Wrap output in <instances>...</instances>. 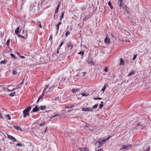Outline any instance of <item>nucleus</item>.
I'll return each mask as SVG.
<instances>
[{"mask_svg":"<svg viewBox=\"0 0 151 151\" xmlns=\"http://www.w3.org/2000/svg\"><path fill=\"white\" fill-rule=\"evenodd\" d=\"M60 116V115L59 114H55L53 116H51L50 118H55V117L58 116Z\"/></svg>","mask_w":151,"mask_h":151,"instance_id":"f3484780","label":"nucleus"},{"mask_svg":"<svg viewBox=\"0 0 151 151\" xmlns=\"http://www.w3.org/2000/svg\"><path fill=\"white\" fill-rule=\"evenodd\" d=\"M71 43L70 42L68 44L67 47H70L71 46Z\"/></svg>","mask_w":151,"mask_h":151,"instance_id":"58836bf2","label":"nucleus"},{"mask_svg":"<svg viewBox=\"0 0 151 151\" xmlns=\"http://www.w3.org/2000/svg\"><path fill=\"white\" fill-rule=\"evenodd\" d=\"M80 91V89L78 88H73L72 90V92L73 93L76 92L77 91Z\"/></svg>","mask_w":151,"mask_h":151,"instance_id":"6e6552de","label":"nucleus"},{"mask_svg":"<svg viewBox=\"0 0 151 151\" xmlns=\"http://www.w3.org/2000/svg\"><path fill=\"white\" fill-rule=\"evenodd\" d=\"M63 42H62L60 43V44L62 45L63 44Z\"/></svg>","mask_w":151,"mask_h":151,"instance_id":"bf43d9fd","label":"nucleus"},{"mask_svg":"<svg viewBox=\"0 0 151 151\" xmlns=\"http://www.w3.org/2000/svg\"><path fill=\"white\" fill-rule=\"evenodd\" d=\"M16 146L22 147V145L21 143H18L16 145Z\"/></svg>","mask_w":151,"mask_h":151,"instance_id":"a19ab883","label":"nucleus"},{"mask_svg":"<svg viewBox=\"0 0 151 151\" xmlns=\"http://www.w3.org/2000/svg\"><path fill=\"white\" fill-rule=\"evenodd\" d=\"M120 62L119 64V65H124V61L123 60V59L122 58H121L120 59Z\"/></svg>","mask_w":151,"mask_h":151,"instance_id":"a211bd4d","label":"nucleus"},{"mask_svg":"<svg viewBox=\"0 0 151 151\" xmlns=\"http://www.w3.org/2000/svg\"><path fill=\"white\" fill-rule=\"evenodd\" d=\"M110 42V40L108 36H106L104 40V42L108 44Z\"/></svg>","mask_w":151,"mask_h":151,"instance_id":"0eeeda50","label":"nucleus"},{"mask_svg":"<svg viewBox=\"0 0 151 151\" xmlns=\"http://www.w3.org/2000/svg\"><path fill=\"white\" fill-rule=\"evenodd\" d=\"M61 24V22H59L58 24L56 26V27H57V32H56V33L57 34L58 33V31L59 30V26Z\"/></svg>","mask_w":151,"mask_h":151,"instance_id":"2eb2a0df","label":"nucleus"},{"mask_svg":"<svg viewBox=\"0 0 151 151\" xmlns=\"http://www.w3.org/2000/svg\"><path fill=\"white\" fill-rule=\"evenodd\" d=\"M79 149L80 151H88V150L86 147L79 148Z\"/></svg>","mask_w":151,"mask_h":151,"instance_id":"1a4fd4ad","label":"nucleus"},{"mask_svg":"<svg viewBox=\"0 0 151 151\" xmlns=\"http://www.w3.org/2000/svg\"><path fill=\"white\" fill-rule=\"evenodd\" d=\"M18 36L19 37H20L22 38H23V39H24V36H22V35H20V34H19V35H18Z\"/></svg>","mask_w":151,"mask_h":151,"instance_id":"ea45409f","label":"nucleus"},{"mask_svg":"<svg viewBox=\"0 0 151 151\" xmlns=\"http://www.w3.org/2000/svg\"><path fill=\"white\" fill-rule=\"evenodd\" d=\"M16 88H17H17H18V89H21V88L20 87V86H16Z\"/></svg>","mask_w":151,"mask_h":151,"instance_id":"8fccbe9b","label":"nucleus"},{"mask_svg":"<svg viewBox=\"0 0 151 151\" xmlns=\"http://www.w3.org/2000/svg\"><path fill=\"white\" fill-rule=\"evenodd\" d=\"M107 85V84L105 85L102 88L101 91H103V92H104L106 89Z\"/></svg>","mask_w":151,"mask_h":151,"instance_id":"bb28decb","label":"nucleus"},{"mask_svg":"<svg viewBox=\"0 0 151 151\" xmlns=\"http://www.w3.org/2000/svg\"><path fill=\"white\" fill-rule=\"evenodd\" d=\"M103 106V105L102 104H100V105H99V108L100 109H101L102 107Z\"/></svg>","mask_w":151,"mask_h":151,"instance_id":"37998d69","label":"nucleus"},{"mask_svg":"<svg viewBox=\"0 0 151 151\" xmlns=\"http://www.w3.org/2000/svg\"><path fill=\"white\" fill-rule=\"evenodd\" d=\"M122 2L121 1H120V2H118V4L120 6H122V3H121Z\"/></svg>","mask_w":151,"mask_h":151,"instance_id":"c03bdc74","label":"nucleus"},{"mask_svg":"<svg viewBox=\"0 0 151 151\" xmlns=\"http://www.w3.org/2000/svg\"><path fill=\"white\" fill-rule=\"evenodd\" d=\"M98 105V104H96L93 106L92 108L93 109H95L97 108Z\"/></svg>","mask_w":151,"mask_h":151,"instance_id":"7c9ffc66","label":"nucleus"},{"mask_svg":"<svg viewBox=\"0 0 151 151\" xmlns=\"http://www.w3.org/2000/svg\"><path fill=\"white\" fill-rule=\"evenodd\" d=\"M82 96H88V95H89V94L87 93H82L81 94Z\"/></svg>","mask_w":151,"mask_h":151,"instance_id":"6ab92c4d","label":"nucleus"},{"mask_svg":"<svg viewBox=\"0 0 151 151\" xmlns=\"http://www.w3.org/2000/svg\"><path fill=\"white\" fill-rule=\"evenodd\" d=\"M37 123L40 126H43L45 124V122L43 120H39L37 121Z\"/></svg>","mask_w":151,"mask_h":151,"instance_id":"20e7f679","label":"nucleus"},{"mask_svg":"<svg viewBox=\"0 0 151 151\" xmlns=\"http://www.w3.org/2000/svg\"><path fill=\"white\" fill-rule=\"evenodd\" d=\"M24 79H23L22 80V82L21 83H20V85H21V84H22L23 83H24Z\"/></svg>","mask_w":151,"mask_h":151,"instance_id":"09e8293b","label":"nucleus"},{"mask_svg":"<svg viewBox=\"0 0 151 151\" xmlns=\"http://www.w3.org/2000/svg\"><path fill=\"white\" fill-rule=\"evenodd\" d=\"M15 92H14L11 93L9 94V95L11 97H13L14 96V95L15 94Z\"/></svg>","mask_w":151,"mask_h":151,"instance_id":"cd10ccee","label":"nucleus"},{"mask_svg":"<svg viewBox=\"0 0 151 151\" xmlns=\"http://www.w3.org/2000/svg\"><path fill=\"white\" fill-rule=\"evenodd\" d=\"M10 40L9 39L6 42V45L8 46L9 45Z\"/></svg>","mask_w":151,"mask_h":151,"instance_id":"c9c22d12","label":"nucleus"},{"mask_svg":"<svg viewBox=\"0 0 151 151\" xmlns=\"http://www.w3.org/2000/svg\"><path fill=\"white\" fill-rule=\"evenodd\" d=\"M39 110V109L38 108L37 106H36L33 109L32 111L33 112H37Z\"/></svg>","mask_w":151,"mask_h":151,"instance_id":"9b49d317","label":"nucleus"},{"mask_svg":"<svg viewBox=\"0 0 151 151\" xmlns=\"http://www.w3.org/2000/svg\"><path fill=\"white\" fill-rule=\"evenodd\" d=\"M11 56L13 58H15L16 57L15 56V55L12 54H10Z\"/></svg>","mask_w":151,"mask_h":151,"instance_id":"4c0bfd02","label":"nucleus"},{"mask_svg":"<svg viewBox=\"0 0 151 151\" xmlns=\"http://www.w3.org/2000/svg\"><path fill=\"white\" fill-rule=\"evenodd\" d=\"M46 130H47V129H46V130H45V132H46Z\"/></svg>","mask_w":151,"mask_h":151,"instance_id":"69168bd1","label":"nucleus"},{"mask_svg":"<svg viewBox=\"0 0 151 151\" xmlns=\"http://www.w3.org/2000/svg\"><path fill=\"white\" fill-rule=\"evenodd\" d=\"M49 84H48L47 85H45V89H44L42 92L43 95H44L45 91H46V89L49 87Z\"/></svg>","mask_w":151,"mask_h":151,"instance_id":"f8f14e48","label":"nucleus"},{"mask_svg":"<svg viewBox=\"0 0 151 151\" xmlns=\"http://www.w3.org/2000/svg\"><path fill=\"white\" fill-rule=\"evenodd\" d=\"M104 71L105 72H107V68L106 67L105 68Z\"/></svg>","mask_w":151,"mask_h":151,"instance_id":"a18cd8bd","label":"nucleus"},{"mask_svg":"<svg viewBox=\"0 0 151 151\" xmlns=\"http://www.w3.org/2000/svg\"><path fill=\"white\" fill-rule=\"evenodd\" d=\"M110 138V136L107 137V138H105L104 139H103L101 140H99V141H97L96 142V144H98V147H100L103 144V143L107 140H108Z\"/></svg>","mask_w":151,"mask_h":151,"instance_id":"f03ea898","label":"nucleus"},{"mask_svg":"<svg viewBox=\"0 0 151 151\" xmlns=\"http://www.w3.org/2000/svg\"><path fill=\"white\" fill-rule=\"evenodd\" d=\"M37 23L39 25V27L41 28H42V26L40 22V21H37Z\"/></svg>","mask_w":151,"mask_h":151,"instance_id":"c756f323","label":"nucleus"},{"mask_svg":"<svg viewBox=\"0 0 151 151\" xmlns=\"http://www.w3.org/2000/svg\"><path fill=\"white\" fill-rule=\"evenodd\" d=\"M31 106H29L28 108H26L23 110V113L24 118H25L26 117L29 116V112L31 110Z\"/></svg>","mask_w":151,"mask_h":151,"instance_id":"f257e3e1","label":"nucleus"},{"mask_svg":"<svg viewBox=\"0 0 151 151\" xmlns=\"http://www.w3.org/2000/svg\"><path fill=\"white\" fill-rule=\"evenodd\" d=\"M40 100V99H38H38L37 100V103Z\"/></svg>","mask_w":151,"mask_h":151,"instance_id":"4d7b16f0","label":"nucleus"},{"mask_svg":"<svg viewBox=\"0 0 151 151\" xmlns=\"http://www.w3.org/2000/svg\"><path fill=\"white\" fill-rule=\"evenodd\" d=\"M7 62V61L6 60H4L1 61L0 62L1 64H5Z\"/></svg>","mask_w":151,"mask_h":151,"instance_id":"393cba45","label":"nucleus"},{"mask_svg":"<svg viewBox=\"0 0 151 151\" xmlns=\"http://www.w3.org/2000/svg\"><path fill=\"white\" fill-rule=\"evenodd\" d=\"M150 150V147H147L146 149L144 150V151H148Z\"/></svg>","mask_w":151,"mask_h":151,"instance_id":"79ce46f5","label":"nucleus"},{"mask_svg":"<svg viewBox=\"0 0 151 151\" xmlns=\"http://www.w3.org/2000/svg\"><path fill=\"white\" fill-rule=\"evenodd\" d=\"M87 62L88 63H93V61L91 60L88 59L87 60Z\"/></svg>","mask_w":151,"mask_h":151,"instance_id":"c85d7f7f","label":"nucleus"},{"mask_svg":"<svg viewBox=\"0 0 151 151\" xmlns=\"http://www.w3.org/2000/svg\"><path fill=\"white\" fill-rule=\"evenodd\" d=\"M62 46V45H61V44H60V45L58 47V48L59 49H60V47H61Z\"/></svg>","mask_w":151,"mask_h":151,"instance_id":"3c124183","label":"nucleus"},{"mask_svg":"<svg viewBox=\"0 0 151 151\" xmlns=\"http://www.w3.org/2000/svg\"><path fill=\"white\" fill-rule=\"evenodd\" d=\"M119 1L122 2L123 0H118Z\"/></svg>","mask_w":151,"mask_h":151,"instance_id":"052dcab7","label":"nucleus"},{"mask_svg":"<svg viewBox=\"0 0 151 151\" xmlns=\"http://www.w3.org/2000/svg\"><path fill=\"white\" fill-rule=\"evenodd\" d=\"M43 96H44V95H43V94L42 93V96H39V97L38 98V99H41L42 98V97Z\"/></svg>","mask_w":151,"mask_h":151,"instance_id":"de8ad7c7","label":"nucleus"},{"mask_svg":"<svg viewBox=\"0 0 151 151\" xmlns=\"http://www.w3.org/2000/svg\"><path fill=\"white\" fill-rule=\"evenodd\" d=\"M97 151H103V150L101 148L100 149H99Z\"/></svg>","mask_w":151,"mask_h":151,"instance_id":"864d4df0","label":"nucleus"},{"mask_svg":"<svg viewBox=\"0 0 151 151\" xmlns=\"http://www.w3.org/2000/svg\"><path fill=\"white\" fill-rule=\"evenodd\" d=\"M86 72H81L80 73L76 75L77 76H78L79 75H81V76L84 77L86 75Z\"/></svg>","mask_w":151,"mask_h":151,"instance_id":"4468645a","label":"nucleus"},{"mask_svg":"<svg viewBox=\"0 0 151 151\" xmlns=\"http://www.w3.org/2000/svg\"><path fill=\"white\" fill-rule=\"evenodd\" d=\"M7 137L8 139L14 142H16L17 141L16 139L13 137L11 135L7 134Z\"/></svg>","mask_w":151,"mask_h":151,"instance_id":"39448f33","label":"nucleus"},{"mask_svg":"<svg viewBox=\"0 0 151 151\" xmlns=\"http://www.w3.org/2000/svg\"><path fill=\"white\" fill-rule=\"evenodd\" d=\"M64 14V13L63 12L62 13V15H61V16L60 17V21H61L62 20V19H63V18Z\"/></svg>","mask_w":151,"mask_h":151,"instance_id":"b1692460","label":"nucleus"},{"mask_svg":"<svg viewBox=\"0 0 151 151\" xmlns=\"http://www.w3.org/2000/svg\"><path fill=\"white\" fill-rule=\"evenodd\" d=\"M60 3H59L58 5L57 6L56 9L55 11V13H57L58 12V10L59 9L60 6Z\"/></svg>","mask_w":151,"mask_h":151,"instance_id":"dca6fc26","label":"nucleus"},{"mask_svg":"<svg viewBox=\"0 0 151 151\" xmlns=\"http://www.w3.org/2000/svg\"><path fill=\"white\" fill-rule=\"evenodd\" d=\"M103 104V101H101V104Z\"/></svg>","mask_w":151,"mask_h":151,"instance_id":"680f3d73","label":"nucleus"},{"mask_svg":"<svg viewBox=\"0 0 151 151\" xmlns=\"http://www.w3.org/2000/svg\"><path fill=\"white\" fill-rule=\"evenodd\" d=\"M78 54L81 55V56H82L84 54V52L83 51H80L79 52Z\"/></svg>","mask_w":151,"mask_h":151,"instance_id":"473e14b6","label":"nucleus"},{"mask_svg":"<svg viewBox=\"0 0 151 151\" xmlns=\"http://www.w3.org/2000/svg\"><path fill=\"white\" fill-rule=\"evenodd\" d=\"M95 100H97V98H93Z\"/></svg>","mask_w":151,"mask_h":151,"instance_id":"13d9d810","label":"nucleus"},{"mask_svg":"<svg viewBox=\"0 0 151 151\" xmlns=\"http://www.w3.org/2000/svg\"><path fill=\"white\" fill-rule=\"evenodd\" d=\"M137 127L138 128H141L142 129H144V127H142V125L140 124H138L137 125Z\"/></svg>","mask_w":151,"mask_h":151,"instance_id":"aec40b11","label":"nucleus"},{"mask_svg":"<svg viewBox=\"0 0 151 151\" xmlns=\"http://www.w3.org/2000/svg\"><path fill=\"white\" fill-rule=\"evenodd\" d=\"M11 88V86L8 87L7 88V90H8L9 91L11 92V91H12L17 89V88H12V90H10V88Z\"/></svg>","mask_w":151,"mask_h":151,"instance_id":"9d476101","label":"nucleus"},{"mask_svg":"<svg viewBox=\"0 0 151 151\" xmlns=\"http://www.w3.org/2000/svg\"><path fill=\"white\" fill-rule=\"evenodd\" d=\"M70 32H69L68 31L66 32V34H65V36L66 37L67 36H68V34H70Z\"/></svg>","mask_w":151,"mask_h":151,"instance_id":"2f4dec72","label":"nucleus"},{"mask_svg":"<svg viewBox=\"0 0 151 151\" xmlns=\"http://www.w3.org/2000/svg\"><path fill=\"white\" fill-rule=\"evenodd\" d=\"M14 127L16 129L18 130H19L20 127L17 126H14Z\"/></svg>","mask_w":151,"mask_h":151,"instance_id":"72a5a7b5","label":"nucleus"},{"mask_svg":"<svg viewBox=\"0 0 151 151\" xmlns=\"http://www.w3.org/2000/svg\"><path fill=\"white\" fill-rule=\"evenodd\" d=\"M45 108V106H41L40 107V108L42 110H44Z\"/></svg>","mask_w":151,"mask_h":151,"instance_id":"5701e85b","label":"nucleus"},{"mask_svg":"<svg viewBox=\"0 0 151 151\" xmlns=\"http://www.w3.org/2000/svg\"><path fill=\"white\" fill-rule=\"evenodd\" d=\"M20 57L23 59H24L25 58L23 56H20Z\"/></svg>","mask_w":151,"mask_h":151,"instance_id":"603ef678","label":"nucleus"},{"mask_svg":"<svg viewBox=\"0 0 151 151\" xmlns=\"http://www.w3.org/2000/svg\"><path fill=\"white\" fill-rule=\"evenodd\" d=\"M66 107V108H69V107H68V106H66V107Z\"/></svg>","mask_w":151,"mask_h":151,"instance_id":"e2e57ef3","label":"nucleus"},{"mask_svg":"<svg viewBox=\"0 0 151 151\" xmlns=\"http://www.w3.org/2000/svg\"><path fill=\"white\" fill-rule=\"evenodd\" d=\"M134 73L135 72H134L132 71L131 73H129V74H128L127 76H131L132 75L134 74Z\"/></svg>","mask_w":151,"mask_h":151,"instance_id":"a878e982","label":"nucleus"},{"mask_svg":"<svg viewBox=\"0 0 151 151\" xmlns=\"http://www.w3.org/2000/svg\"><path fill=\"white\" fill-rule=\"evenodd\" d=\"M82 110L83 111H89L90 112H92L93 111V110L92 108H82Z\"/></svg>","mask_w":151,"mask_h":151,"instance_id":"423d86ee","label":"nucleus"},{"mask_svg":"<svg viewBox=\"0 0 151 151\" xmlns=\"http://www.w3.org/2000/svg\"><path fill=\"white\" fill-rule=\"evenodd\" d=\"M108 5L110 6V8L111 9H113V6L111 5V3L110 2H108Z\"/></svg>","mask_w":151,"mask_h":151,"instance_id":"412c9836","label":"nucleus"},{"mask_svg":"<svg viewBox=\"0 0 151 151\" xmlns=\"http://www.w3.org/2000/svg\"><path fill=\"white\" fill-rule=\"evenodd\" d=\"M137 56V54H136L134 55V56L133 58H132V60H134L136 58Z\"/></svg>","mask_w":151,"mask_h":151,"instance_id":"f704fd0d","label":"nucleus"},{"mask_svg":"<svg viewBox=\"0 0 151 151\" xmlns=\"http://www.w3.org/2000/svg\"><path fill=\"white\" fill-rule=\"evenodd\" d=\"M6 117H8V119L10 120L11 119V117L9 114H8L6 116Z\"/></svg>","mask_w":151,"mask_h":151,"instance_id":"e433bc0d","label":"nucleus"},{"mask_svg":"<svg viewBox=\"0 0 151 151\" xmlns=\"http://www.w3.org/2000/svg\"><path fill=\"white\" fill-rule=\"evenodd\" d=\"M19 27H18L15 30V33L16 34L18 35V32H19Z\"/></svg>","mask_w":151,"mask_h":151,"instance_id":"4be33fe9","label":"nucleus"},{"mask_svg":"<svg viewBox=\"0 0 151 151\" xmlns=\"http://www.w3.org/2000/svg\"><path fill=\"white\" fill-rule=\"evenodd\" d=\"M56 86L55 85H53L52 86H51L50 88H49V91H48L47 92V93L49 92L50 91H52V90L54 89L55 87Z\"/></svg>","mask_w":151,"mask_h":151,"instance_id":"ddd939ff","label":"nucleus"},{"mask_svg":"<svg viewBox=\"0 0 151 151\" xmlns=\"http://www.w3.org/2000/svg\"><path fill=\"white\" fill-rule=\"evenodd\" d=\"M122 147L120 149V150L125 149L128 150L131 148L132 147V145L130 144H128L123 145L122 146Z\"/></svg>","mask_w":151,"mask_h":151,"instance_id":"7ed1b4c3","label":"nucleus"},{"mask_svg":"<svg viewBox=\"0 0 151 151\" xmlns=\"http://www.w3.org/2000/svg\"><path fill=\"white\" fill-rule=\"evenodd\" d=\"M97 100H101V98H100V97H98L97 98Z\"/></svg>","mask_w":151,"mask_h":151,"instance_id":"6e6d98bb","label":"nucleus"},{"mask_svg":"<svg viewBox=\"0 0 151 151\" xmlns=\"http://www.w3.org/2000/svg\"><path fill=\"white\" fill-rule=\"evenodd\" d=\"M59 49H58H58L57 50V52H56V53H58V54L59 53Z\"/></svg>","mask_w":151,"mask_h":151,"instance_id":"5fc2aeb1","label":"nucleus"},{"mask_svg":"<svg viewBox=\"0 0 151 151\" xmlns=\"http://www.w3.org/2000/svg\"><path fill=\"white\" fill-rule=\"evenodd\" d=\"M13 74H14V75L16 74H17V72L15 70H13Z\"/></svg>","mask_w":151,"mask_h":151,"instance_id":"49530a36","label":"nucleus"},{"mask_svg":"<svg viewBox=\"0 0 151 151\" xmlns=\"http://www.w3.org/2000/svg\"><path fill=\"white\" fill-rule=\"evenodd\" d=\"M12 87L11 86V88H10V90H12Z\"/></svg>","mask_w":151,"mask_h":151,"instance_id":"0e129e2a","label":"nucleus"}]
</instances>
